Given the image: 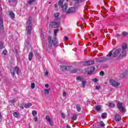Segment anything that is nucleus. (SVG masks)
<instances>
[{"instance_id": "obj_1", "label": "nucleus", "mask_w": 128, "mask_h": 128, "mask_svg": "<svg viewBox=\"0 0 128 128\" xmlns=\"http://www.w3.org/2000/svg\"><path fill=\"white\" fill-rule=\"evenodd\" d=\"M128 48V45L124 43L122 46L121 48L116 49L112 54L114 58L116 56H126V48Z\"/></svg>"}, {"instance_id": "obj_2", "label": "nucleus", "mask_w": 128, "mask_h": 128, "mask_svg": "<svg viewBox=\"0 0 128 128\" xmlns=\"http://www.w3.org/2000/svg\"><path fill=\"white\" fill-rule=\"evenodd\" d=\"M117 108L120 112H122V114H124L126 112V106H124V104H122V102H118L117 103Z\"/></svg>"}, {"instance_id": "obj_3", "label": "nucleus", "mask_w": 128, "mask_h": 128, "mask_svg": "<svg viewBox=\"0 0 128 128\" xmlns=\"http://www.w3.org/2000/svg\"><path fill=\"white\" fill-rule=\"evenodd\" d=\"M32 30V18H29L27 21L26 26V31L28 34H30Z\"/></svg>"}, {"instance_id": "obj_4", "label": "nucleus", "mask_w": 128, "mask_h": 128, "mask_svg": "<svg viewBox=\"0 0 128 128\" xmlns=\"http://www.w3.org/2000/svg\"><path fill=\"white\" fill-rule=\"evenodd\" d=\"M68 2V0H60L58 2V4L60 8H62V12H66L68 10V4H64L63 6L64 2Z\"/></svg>"}, {"instance_id": "obj_5", "label": "nucleus", "mask_w": 128, "mask_h": 128, "mask_svg": "<svg viewBox=\"0 0 128 128\" xmlns=\"http://www.w3.org/2000/svg\"><path fill=\"white\" fill-rule=\"evenodd\" d=\"M110 82L111 86H114V88H118V86H120V83L118 82H116L114 80H110Z\"/></svg>"}, {"instance_id": "obj_6", "label": "nucleus", "mask_w": 128, "mask_h": 128, "mask_svg": "<svg viewBox=\"0 0 128 128\" xmlns=\"http://www.w3.org/2000/svg\"><path fill=\"white\" fill-rule=\"evenodd\" d=\"M10 72L12 76H14L16 74H20V69L18 67H16L14 69H11Z\"/></svg>"}, {"instance_id": "obj_7", "label": "nucleus", "mask_w": 128, "mask_h": 128, "mask_svg": "<svg viewBox=\"0 0 128 128\" xmlns=\"http://www.w3.org/2000/svg\"><path fill=\"white\" fill-rule=\"evenodd\" d=\"M46 119L47 122L49 123L50 126H54V121H52V118H50V116H46Z\"/></svg>"}, {"instance_id": "obj_8", "label": "nucleus", "mask_w": 128, "mask_h": 128, "mask_svg": "<svg viewBox=\"0 0 128 128\" xmlns=\"http://www.w3.org/2000/svg\"><path fill=\"white\" fill-rule=\"evenodd\" d=\"M50 26L52 28H58V26H60V22H52L50 23Z\"/></svg>"}, {"instance_id": "obj_9", "label": "nucleus", "mask_w": 128, "mask_h": 128, "mask_svg": "<svg viewBox=\"0 0 128 128\" xmlns=\"http://www.w3.org/2000/svg\"><path fill=\"white\" fill-rule=\"evenodd\" d=\"M60 69L62 72H66V70H70V66H60Z\"/></svg>"}, {"instance_id": "obj_10", "label": "nucleus", "mask_w": 128, "mask_h": 128, "mask_svg": "<svg viewBox=\"0 0 128 128\" xmlns=\"http://www.w3.org/2000/svg\"><path fill=\"white\" fill-rule=\"evenodd\" d=\"M76 12V8H70L66 11V14H72Z\"/></svg>"}, {"instance_id": "obj_11", "label": "nucleus", "mask_w": 128, "mask_h": 128, "mask_svg": "<svg viewBox=\"0 0 128 128\" xmlns=\"http://www.w3.org/2000/svg\"><path fill=\"white\" fill-rule=\"evenodd\" d=\"M94 64V61H88L83 62V66H90Z\"/></svg>"}, {"instance_id": "obj_12", "label": "nucleus", "mask_w": 128, "mask_h": 128, "mask_svg": "<svg viewBox=\"0 0 128 128\" xmlns=\"http://www.w3.org/2000/svg\"><path fill=\"white\" fill-rule=\"evenodd\" d=\"M50 88H44L42 91V92L44 94H50Z\"/></svg>"}, {"instance_id": "obj_13", "label": "nucleus", "mask_w": 128, "mask_h": 128, "mask_svg": "<svg viewBox=\"0 0 128 128\" xmlns=\"http://www.w3.org/2000/svg\"><path fill=\"white\" fill-rule=\"evenodd\" d=\"M114 118H115V120H116V122H120V120H122V117L118 114H116L115 115Z\"/></svg>"}, {"instance_id": "obj_14", "label": "nucleus", "mask_w": 128, "mask_h": 128, "mask_svg": "<svg viewBox=\"0 0 128 128\" xmlns=\"http://www.w3.org/2000/svg\"><path fill=\"white\" fill-rule=\"evenodd\" d=\"M52 42L54 44V46H56V44H58V39H56V37L53 38Z\"/></svg>"}, {"instance_id": "obj_15", "label": "nucleus", "mask_w": 128, "mask_h": 128, "mask_svg": "<svg viewBox=\"0 0 128 128\" xmlns=\"http://www.w3.org/2000/svg\"><path fill=\"white\" fill-rule=\"evenodd\" d=\"M112 56V51H110L109 53L106 55V59L110 60V57Z\"/></svg>"}, {"instance_id": "obj_16", "label": "nucleus", "mask_w": 128, "mask_h": 128, "mask_svg": "<svg viewBox=\"0 0 128 128\" xmlns=\"http://www.w3.org/2000/svg\"><path fill=\"white\" fill-rule=\"evenodd\" d=\"M34 2H36V0H30L28 2L27 6H30L31 4H32Z\"/></svg>"}, {"instance_id": "obj_17", "label": "nucleus", "mask_w": 128, "mask_h": 128, "mask_svg": "<svg viewBox=\"0 0 128 128\" xmlns=\"http://www.w3.org/2000/svg\"><path fill=\"white\" fill-rule=\"evenodd\" d=\"M9 15H10V18H14V12H10V14H9Z\"/></svg>"}, {"instance_id": "obj_18", "label": "nucleus", "mask_w": 128, "mask_h": 128, "mask_svg": "<svg viewBox=\"0 0 128 128\" xmlns=\"http://www.w3.org/2000/svg\"><path fill=\"white\" fill-rule=\"evenodd\" d=\"M32 106V103H28L24 104V108H30V106Z\"/></svg>"}, {"instance_id": "obj_19", "label": "nucleus", "mask_w": 128, "mask_h": 128, "mask_svg": "<svg viewBox=\"0 0 128 128\" xmlns=\"http://www.w3.org/2000/svg\"><path fill=\"white\" fill-rule=\"evenodd\" d=\"M32 56H34V54L32 52H30L28 55V60H32Z\"/></svg>"}, {"instance_id": "obj_20", "label": "nucleus", "mask_w": 128, "mask_h": 128, "mask_svg": "<svg viewBox=\"0 0 128 128\" xmlns=\"http://www.w3.org/2000/svg\"><path fill=\"white\" fill-rule=\"evenodd\" d=\"M4 26V22H2V18H0V28H2Z\"/></svg>"}, {"instance_id": "obj_21", "label": "nucleus", "mask_w": 128, "mask_h": 128, "mask_svg": "<svg viewBox=\"0 0 128 128\" xmlns=\"http://www.w3.org/2000/svg\"><path fill=\"white\" fill-rule=\"evenodd\" d=\"M13 116L15 117V118H20V113L18 112H14L13 114Z\"/></svg>"}, {"instance_id": "obj_22", "label": "nucleus", "mask_w": 128, "mask_h": 128, "mask_svg": "<svg viewBox=\"0 0 128 128\" xmlns=\"http://www.w3.org/2000/svg\"><path fill=\"white\" fill-rule=\"evenodd\" d=\"M38 114V112H36V110H33L32 111V115L33 116H36Z\"/></svg>"}, {"instance_id": "obj_23", "label": "nucleus", "mask_w": 128, "mask_h": 128, "mask_svg": "<svg viewBox=\"0 0 128 128\" xmlns=\"http://www.w3.org/2000/svg\"><path fill=\"white\" fill-rule=\"evenodd\" d=\"M8 54V51L6 50H4L2 52V56H6Z\"/></svg>"}, {"instance_id": "obj_24", "label": "nucleus", "mask_w": 128, "mask_h": 128, "mask_svg": "<svg viewBox=\"0 0 128 128\" xmlns=\"http://www.w3.org/2000/svg\"><path fill=\"white\" fill-rule=\"evenodd\" d=\"M76 4H80V2H84V0H74Z\"/></svg>"}, {"instance_id": "obj_25", "label": "nucleus", "mask_w": 128, "mask_h": 128, "mask_svg": "<svg viewBox=\"0 0 128 128\" xmlns=\"http://www.w3.org/2000/svg\"><path fill=\"white\" fill-rule=\"evenodd\" d=\"M128 35V32H123L122 34V36H126Z\"/></svg>"}, {"instance_id": "obj_26", "label": "nucleus", "mask_w": 128, "mask_h": 128, "mask_svg": "<svg viewBox=\"0 0 128 128\" xmlns=\"http://www.w3.org/2000/svg\"><path fill=\"white\" fill-rule=\"evenodd\" d=\"M44 76H48V70H46L44 72Z\"/></svg>"}, {"instance_id": "obj_27", "label": "nucleus", "mask_w": 128, "mask_h": 128, "mask_svg": "<svg viewBox=\"0 0 128 128\" xmlns=\"http://www.w3.org/2000/svg\"><path fill=\"white\" fill-rule=\"evenodd\" d=\"M108 106H109V108H114V104L112 103H108Z\"/></svg>"}, {"instance_id": "obj_28", "label": "nucleus", "mask_w": 128, "mask_h": 128, "mask_svg": "<svg viewBox=\"0 0 128 128\" xmlns=\"http://www.w3.org/2000/svg\"><path fill=\"white\" fill-rule=\"evenodd\" d=\"M107 114L106 112L102 113V118H106Z\"/></svg>"}, {"instance_id": "obj_29", "label": "nucleus", "mask_w": 128, "mask_h": 128, "mask_svg": "<svg viewBox=\"0 0 128 128\" xmlns=\"http://www.w3.org/2000/svg\"><path fill=\"white\" fill-rule=\"evenodd\" d=\"M54 16L56 18H58V16H60V13L58 12H56L54 14Z\"/></svg>"}, {"instance_id": "obj_30", "label": "nucleus", "mask_w": 128, "mask_h": 128, "mask_svg": "<svg viewBox=\"0 0 128 128\" xmlns=\"http://www.w3.org/2000/svg\"><path fill=\"white\" fill-rule=\"evenodd\" d=\"M76 80H80V82H82V80H84V78H82L80 76H77Z\"/></svg>"}, {"instance_id": "obj_31", "label": "nucleus", "mask_w": 128, "mask_h": 128, "mask_svg": "<svg viewBox=\"0 0 128 128\" xmlns=\"http://www.w3.org/2000/svg\"><path fill=\"white\" fill-rule=\"evenodd\" d=\"M96 110H97L98 112H100V110H102V108H100V106H96Z\"/></svg>"}, {"instance_id": "obj_32", "label": "nucleus", "mask_w": 128, "mask_h": 128, "mask_svg": "<svg viewBox=\"0 0 128 128\" xmlns=\"http://www.w3.org/2000/svg\"><path fill=\"white\" fill-rule=\"evenodd\" d=\"M92 82H98V79L96 78H92Z\"/></svg>"}, {"instance_id": "obj_33", "label": "nucleus", "mask_w": 128, "mask_h": 128, "mask_svg": "<svg viewBox=\"0 0 128 128\" xmlns=\"http://www.w3.org/2000/svg\"><path fill=\"white\" fill-rule=\"evenodd\" d=\"M34 122H36L38 120V116H35L34 118Z\"/></svg>"}, {"instance_id": "obj_34", "label": "nucleus", "mask_w": 128, "mask_h": 128, "mask_svg": "<svg viewBox=\"0 0 128 128\" xmlns=\"http://www.w3.org/2000/svg\"><path fill=\"white\" fill-rule=\"evenodd\" d=\"M34 88H36V84H34V83H32V84H31V88L34 90Z\"/></svg>"}, {"instance_id": "obj_35", "label": "nucleus", "mask_w": 128, "mask_h": 128, "mask_svg": "<svg viewBox=\"0 0 128 128\" xmlns=\"http://www.w3.org/2000/svg\"><path fill=\"white\" fill-rule=\"evenodd\" d=\"M76 110H77L78 112H80L82 109L80 108V105L76 106Z\"/></svg>"}, {"instance_id": "obj_36", "label": "nucleus", "mask_w": 128, "mask_h": 128, "mask_svg": "<svg viewBox=\"0 0 128 128\" xmlns=\"http://www.w3.org/2000/svg\"><path fill=\"white\" fill-rule=\"evenodd\" d=\"M101 86H95V90H100V88Z\"/></svg>"}, {"instance_id": "obj_37", "label": "nucleus", "mask_w": 128, "mask_h": 128, "mask_svg": "<svg viewBox=\"0 0 128 128\" xmlns=\"http://www.w3.org/2000/svg\"><path fill=\"white\" fill-rule=\"evenodd\" d=\"M86 81L82 82V85L83 88H84V86H86Z\"/></svg>"}, {"instance_id": "obj_38", "label": "nucleus", "mask_w": 128, "mask_h": 128, "mask_svg": "<svg viewBox=\"0 0 128 128\" xmlns=\"http://www.w3.org/2000/svg\"><path fill=\"white\" fill-rule=\"evenodd\" d=\"M16 102V99H12L10 101V102H12V104H14V102Z\"/></svg>"}, {"instance_id": "obj_39", "label": "nucleus", "mask_w": 128, "mask_h": 128, "mask_svg": "<svg viewBox=\"0 0 128 128\" xmlns=\"http://www.w3.org/2000/svg\"><path fill=\"white\" fill-rule=\"evenodd\" d=\"M58 32V30H54V36H56V34Z\"/></svg>"}, {"instance_id": "obj_40", "label": "nucleus", "mask_w": 128, "mask_h": 128, "mask_svg": "<svg viewBox=\"0 0 128 128\" xmlns=\"http://www.w3.org/2000/svg\"><path fill=\"white\" fill-rule=\"evenodd\" d=\"M48 42H52V37L50 36H48Z\"/></svg>"}, {"instance_id": "obj_41", "label": "nucleus", "mask_w": 128, "mask_h": 128, "mask_svg": "<svg viewBox=\"0 0 128 128\" xmlns=\"http://www.w3.org/2000/svg\"><path fill=\"white\" fill-rule=\"evenodd\" d=\"M72 120H76V115H74L72 118Z\"/></svg>"}, {"instance_id": "obj_42", "label": "nucleus", "mask_w": 128, "mask_h": 128, "mask_svg": "<svg viewBox=\"0 0 128 128\" xmlns=\"http://www.w3.org/2000/svg\"><path fill=\"white\" fill-rule=\"evenodd\" d=\"M100 126H104V124L102 121L100 122Z\"/></svg>"}, {"instance_id": "obj_43", "label": "nucleus", "mask_w": 128, "mask_h": 128, "mask_svg": "<svg viewBox=\"0 0 128 128\" xmlns=\"http://www.w3.org/2000/svg\"><path fill=\"white\" fill-rule=\"evenodd\" d=\"M0 48H4V44L0 42Z\"/></svg>"}, {"instance_id": "obj_44", "label": "nucleus", "mask_w": 128, "mask_h": 128, "mask_svg": "<svg viewBox=\"0 0 128 128\" xmlns=\"http://www.w3.org/2000/svg\"><path fill=\"white\" fill-rule=\"evenodd\" d=\"M64 39L65 40H66V42H68V37L65 36L64 37Z\"/></svg>"}, {"instance_id": "obj_45", "label": "nucleus", "mask_w": 128, "mask_h": 128, "mask_svg": "<svg viewBox=\"0 0 128 128\" xmlns=\"http://www.w3.org/2000/svg\"><path fill=\"white\" fill-rule=\"evenodd\" d=\"M100 76H104V72L101 71L100 72Z\"/></svg>"}, {"instance_id": "obj_46", "label": "nucleus", "mask_w": 128, "mask_h": 128, "mask_svg": "<svg viewBox=\"0 0 128 128\" xmlns=\"http://www.w3.org/2000/svg\"><path fill=\"white\" fill-rule=\"evenodd\" d=\"M50 86V85L48 84H45V88H48Z\"/></svg>"}, {"instance_id": "obj_47", "label": "nucleus", "mask_w": 128, "mask_h": 128, "mask_svg": "<svg viewBox=\"0 0 128 128\" xmlns=\"http://www.w3.org/2000/svg\"><path fill=\"white\" fill-rule=\"evenodd\" d=\"M61 116H62V118H64L66 116L64 115V113H62L61 114Z\"/></svg>"}, {"instance_id": "obj_48", "label": "nucleus", "mask_w": 128, "mask_h": 128, "mask_svg": "<svg viewBox=\"0 0 128 128\" xmlns=\"http://www.w3.org/2000/svg\"><path fill=\"white\" fill-rule=\"evenodd\" d=\"M62 95H63V96H66V92H63Z\"/></svg>"}, {"instance_id": "obj_49", "label": "nucleus", "mask_w": 128, "mask_h": 128, "mask_svg": "<svg viewBox=\"0 0 128 128\" xmlns=\"http://www.w3.org/2000/svg\"><path fill=\"white\" fill-rule=\"evenodd\" d=\"M16 0H9L10 2H16Z\"/></svg>"}, {"instance_id": "obj_50", "label": "nucleus", "mask_w": 128, "mask_h": 128, "mask_svg": "<svg viewBox=\"0 0 128 128\" xmlns=\"http://www.w3.org/2000/svg\"><path fill=\"white\" fill-rule=\"evenodd\" d=\"M92 72H94L93 71H90L88 72V74H92Z\"/></svg>"}, {"instance_id": "obj_51", "label": "nucleus", "mask_w": 128, "mask_h": 128, "mask_svg": "<svg viewBox=\"0 0 128 128\" xmlns=\"http://www.w3.org/2000/svg\"><path fill=\"white\" fill-rule=\"evenodd\" d=\"M91 70H95V68H94V66H92V67L91 68Z\"/></svg>"}, {"instance_id": "obj_52", "label": "nucleus", "mask_w": 128, "mask_h": 128, "mask_svg": "<svg viewBox=\"0 0 128 128\" xmlns=\"http://www.w3.org/2000/svg\"><path fill=\"white\" fill-rule=\"evenodd\" d=\"M116 38L118 37V36H120V34H117L116 35Z\"/></svg>"}, {"instance_id": "obj_53", "label": "nucleus", "mask_w": 128, "mask_h": 128, "mask_svg": "<svg viewBox=\"0 0 128 128\" xmlns=\"http://www.w3.org/2000/svg\"><path fill=\"white\" fill-rule=\"evenodd\" d=\"M36 56H40V54L36 52Z\"/></svg>"}, {"instance_id": "obj_54", "label": "nucleus", "mask_w": 128, "mask_h": 128, "mask_svg": "<svg viewBox=\"0 0 128 128\" xmlns=\"http://www.w3.org/2000/svg\"><path fill=\"white\" fill-rule=\"evenodd\" d=\"M66 128H70V126H68V125H67Z\"/></svg>"}, {"instance_id": "obj_55", "label": "nucleus", "mask_w": 128, "mask_h": 128, "mask_svg": "<svg viewBox=\"0 0 128 128\" xmlns=\"http://www.w3.org/2000/svg\"><path fill=\"white\" fill-rule=\"evenodd\" d=\"M76 72V70H75L74 72Z\"/></svg>"}, {"instance_id": "obj_56", "label": "nucleus", "mask_w": 128, "mask_h": 128, "mask_svg": "<svg viewBox=\"0 0 128 128\" xmlns=\"http://www.w3.org/2000/svg\"><path fill=\"white\" fill-rule=\"evenodd\" d=\"M2 116V114L0 113V118Z\"/></svg>"}, {"instance_id": "obj_57", "label": "nucleus", "mask_w": 128, "mask_h": 128, "mask_svg": "<svg viewBox=\"0 0 128 128\" xmlns=\"http://www.w3.org/2000/svg\"><path fill=\"white\" fill-rule=\"evenodd\" d=\"M25 44H28V42H26Z\"/></svg>"}, {"instance_id": "obj_58", "label": "nucleus", "mask_w": 128, "mask_h": 128, "mask_svg": "<svg viewBox=\"0 0 128 128\" xmlns=\"http://www.w3.org/2000/svg\"><path fill=\"white\" fill-rule=\"evenodd\" d=\"M22 109H24V107L22 106Z\"/></svg>"}, {"instance_id": "obj_59", "label": "nucleus", "mask_w": 128, "mask_h": 128, "mask_svg": "<svg viewBox=\"0 0 128 128\" xmlns=\"http://www.w3.org/2000/svg\"><path fill=\"white\" fill-rule=\"evenodd\" d=\"M55 6L56 7V4H55Z\"/></svg>"}, {"instance_id": "obj_60", "label": "nucleus", "mask_w": 128, "mask_h": 128, "mask_svg": "<svg viewBox=\"0 0 128 128\" xmlns=\"http://www.w3.org/2000/svg\"><path fill=\"white\" fill-rule=\"evenodd\" d=\"M49 4H51V2H49Z\"/></svg>"}]
</instances>
